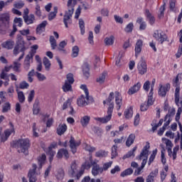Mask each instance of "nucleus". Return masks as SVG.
Returning a JSON list of instances; mask_svg holds the SVG:
<instances>
[{"label": "nucleus", "mask_w": 182, "mask_h": 182, "mask_svg": "<svg viewBox=\"0 0 182 182\" xmlns=\"http://www.w3.org/2000/svg\"><path fill=\"white\" fill-rule=\"evenodd\" d=\"M140 87H141V84L140 82H137L129 90L128 95H134V93H136V92L140 90Z\"/></svg>", "instance_id": "23"}, {"label": "nucleus", "mask_w": 182, "mask_h": 182, "mask_svg": "<svg viewBox=\"0 0 182 182\" xmlns=\"http://www.w3.org/2000/svg\"><path fill=\"white\" fill-rule=\"evenodd\" d=\"M96 157H106L107 152L103 150H100L95 153Z\"/></svg>", "instance_id": "58"}, {"label": "nucleus", "mask_w": 182, "mask_h": 182, "mask_svg": "<svg viewBox=\"0 0 182 182\" xmlns=\"http://www.w3.org/2000/svg\"><path fill=\"white\" fill-rule=\"evenodd\" d=\"M133 28H134V25H133V23H129L124 28V31L127 33H130L131 32H133Z\"/></svg>", "instance_id": "54"}, {"label": "nucleus", "mask_w": 182, "mask_h": 182, "mask_svg": "<svg viewBox=\"0 0 182 182\" xmlns=\"http://www.w3.org/2000/svg\"><path fill=\"white\" fill-rule=\"evenodd\" d=\"M90 70V68L89 67V64L87 63H85L82 65V72L84 76L87 77V79L90 76V73H89Z\"/></svg>", "instance_id": "29"}, {"label": "nucleus", "mask_w": 182, "mask_h": 182, "mask_svg": "<svg viewBox=\"0 0 182 182\" xmlns=\"http://www.w3.org/2000/svg\"><path fill=\"white\" fill-rule=\"evenodd\" d=\"M164 11H166V4L161 6L159 9V18H163V16H164Z\"/></svg>", "instance_id": "60"}, {"label": "nucleus", "mask_w": 182, "mask_h": 182, "mask_svg": "<svg viewBox=\"0 0 182 182\" xmlns=\"http://www.w3.org/2000/svg\"><path fill=\"white\" fill-rule=\"evenodd\" d=\"M10 128L4 131V134H2V128H0V140L1 141H6L8 137L11 135L12 133H15V128L14 127V124L9 122Z\"/></svg>", "instance_id": "8"}, {"label": "nucleus", "mask_w": 182, "mask_h": 182, "mask_svg": "<svg viewBox=\"0 0 182 182\" xmlns=\"http://www.w3.org/2000/svg\"><path fill=\"white\" fill-rule=\"evenodd\" d=\"M9 110H11V103L7 102L2 106V113H8Z\"/></svg>", "instance_id": "42"}, {"label": "nucleus", "mask_w": 182, "mask_h": 182, "mask_svg": "<svg viewBox=\"0 0 182 182\" xmlns=\"http://www.w3.org/2000/svg\"><path fill=\"white\" fill-rule=\"evenodd\" d=\"M117 156V146L116 145H114L112 147V157L111 159H114Z\"/></svg>", "instance_id": "61"}, {"label": "nucleus", "mask_w": 182, "mask_h": 182, "mask_svg": "<svg viewBox=\"0 0 182 182\" xmlns=\"http://www.w3.org/2000/svg\"><path fill=\"white\" fill-rule=\"evenodd\" d=\"M46 25H48L47 21H43L41 23H40L36 28L37 33H42L45 32V28H46Z\"/></svg>", "instance_id": "25"}, {"label": "nucleus", "mask_w": 182, "mask_h": 182, "mask_svg": "<svg viewBox=\"0 0 182 182\" xmlns=\"http://www.w3.org/2000/svg\"><path fill=\"white\" fill-rule=\"evenodd\" d=\"M105 80H106V73H103L97 78V83H100V85L105 83Z\"/></svg>", "instance_id": "48"}, {"label": "nucleus", "mask_w": 182, "mask_h": 182, "mask_svg": "<svg viewBox=\"0 0 182 182\" xmlns=\"http://www.w3.org/2000/svg\"><path fill=\"white\" fill-rule=\"evenodd\" d=\"M28 82L30 83H32L33 82V76H35V70L32 69L28 73Z\"/></svg>", "instance_id": "52"}, {"label": "nucleus", "mask_w": 182, "mask_h": 182, "mask_svg": "<svg viewBox=\"0 0 182 182\" xmlns=\"http://www.w3.org/2000/svg\"><path fill=\"white\" fill-rule=\"evenodd\" d=\"M136 139V135H134V134H131L126 141V146L127 147H130L133 143H134V139Z\"/></svg>", "instance_id": "31"}, {"label": "nucleus", "mask_w": 182, "mask_h": 182, "mask_svg": "<svg viewBox=\"0 0 182 182\" xmlns=\"http://www.w3.org/2000/svg\"><path fill=\"white\" fill-rule=\"evenodd\" d=\"M149 149H150L149 145H146L145 146H144L139 156L136 157L137 160H143L141 166V168H144L146 164H147V159H149Z\"/></svg>", "instance_id": "6"}, {"label": "nucleus", "mask_w": 182, "mask_h": 182, "mask_svg": "<svg viewBox=\"0 0 182 182\" xmlns=\"http://www.w3.org/2000/svg\"><path fill=\"white\" fill-rule=\"evenodd\" d=\"M9 26V14H0V31H4Z\"/></svg>", "instance_id": "11"}, {"label": "nucleus", "mask_w": 182, "mask_h": 182, "mask_svg": "<svg viewBox=\"0 0 182 182\" xmlns=\"http://www.w3.org/2000/svg\"><path fill=\"white\" fill-rule=\"evenodd\" d=\"M17 95H18V102L20 103H25V95L23 94V92L22 91L17 92Z\"/></svg>", "instance_id": "45"}, {"label": "nucleus", "mask_w": 182, "mask_h": 182, "mask_svg": "<svg viewBox=\"0 0 182 182\" xmlns=\"http://www.w3.org/2000/svg\"><path fill=\"white\" fill-rule=\"evenodd\" d=\"M68 130V126L66 124H60L57 128V134L58 136H62V134H65V132Z\"/></svg>", "instance_id": "27"}, {"label": "nucleus", "mask_w": 182, "mask_h": 182, "mask_svg": "<svg viewBox=\"0 0 182 182\" xmlns=\"http://www.w3.org/2000/svg\"><path fill=\"white\" fill-rule=\"evenodd\" d=\"M103 173V169L102 167H100V165L97 164H92V176H99V174H102Z\"/></svg>", "instance_id": "19"}, {"label": "nucleus", "mask_w": 182, "mask_h": 182, "mask_svg": "<svg viewBox=\"0 0 182 182\" xmlns=\"http://www.w3.org/2000/svg\"><path fill=\"white\" fill-rule=\"evenodd\" d=\"M49 41L51 45V48L53 50L56 49V48L58 47V44L56 43V40L55 39V37L53 36H50Z\"/></svg>", "instance_id": "38"}, {"label": "nucleus", "mask_w": 182, "mask_h": 182, "mask_svg": "<svg viewBox=\"0 0 182 182\" xmlns=\"http://www.w3.org/2000/svg\"><path fill=\"white\" fill-rule=\"evenodd\" d=\"M125 119H132L133 117V108L130 107L124 111Z\"/></svg>", "instance_id": "34"}, {"label": "nucleus", "mask_w": 182, "mask_h": 182, "mask_svg": "<svg viewBox=\"0 0 182 182\" xmlns=\"http://www.w3.org/2000/svg\"><path fill=\"white\" fill-rule=\"evenodd\" d=\"M113 109H114V104L112 102L109 105L107 115L104 117L95 118V120L100 122V123H107V122H110V119H112V113H113Z\"/></svg>", "instance_id": "7"}, {"label": "nucleus", "mask_w": 182, "mask_h": 182, "mask_svg": "<svg viewBox=\"0 0 182 182\" xmlns=\"http://www.w3.org/2000/svg\"><path fill=\"white\" fill-rule=\"evenodd\" d=\"M136 23H139V30L144 31L146 29L147 25L146 24V21L143 20V17H139L136 19Z\"/></svg>", "instance_id": "30"}, {"label": "nucleus", "mask_w": 182, "mask_h": 182, "mask_svg": "<svg viewBox=\"0 0 182 182\" xmlns=\"http://www.w3.org/2000/svg\"><path fill=\"white\" fill-rule=\"evenodd\" d=\"M45 160H46V155L43 154L38 158L39 168H42V166L45 164Z\"/></svg>", "instance_id": "49"}, {"label": "nucleus", "mask_w": 182, "mask_h": 182, "mask_svg": "<svg viewBox=\"0 0 182 182\" xmlns=\"http://www.w3.org/2000/svg\"><path fill=\"white\" fill-rule=\"evenodd\" d=\"M69 143L70 149L72 151V154H75V153H76V151H77V147H79L80 141H76V140H75V138L73 136H71Z\"/></svg>", "instance_id": "14"}, {"label": "nucleus", "mask_w": 182, "mask_h": 182, "mask_svg": "<svg viewBox=\"0 0 182 182\" xmlns=\"http://www.w3.org/2000/svg\"><path fill=\"white\" fill-rule=\"evenodd\" d=\"M145 16L146 17V19H149V22L150 25H154L156 22V18L151 14V13H150V10L149 9L145 10Z\"/></svg>", "instance_id": "22"}, {"label": "nucleus", "mask_w": 182, "mask_h": 182, "mask_svg": "<svg viewBox=\"0 0 182 182\" xmlns=\"http://www.w3.org/2000/svg\"><path fill=\"white\" fill-rule=\"evenodd\" d=\"M11 146L14 149H20L18 153H23L26 156L28 154V149L31 147V141L28 139H21L13 141Z\"/></svg>", "instance_id": "3"}, {"label": "nucleus", "mask_w": 182, "mask_h": 182, "mask_svg": "<svg viewBox=\"0 0 182 182\" xmlns=\"http://www.w3.org/2000/svg\"><path fill=\"white\" fill-rule=\"evenodd\" d=\"M48 154V156H49V161L50 163H52V161L53 160V157H55V155L56 154V152L55 151L52 150V148L49 147Z\"/></svg>", "instance_id": "44"}, {"label": "nucleus", "mask_w": 182, "mask_h": 182, "mask_svg": "<svg viewBox=\"0 0 182 182\" xmlns=\"http://www.w3.org/2000/svg\"><path fill=\"white\" fill-rule=\"evenodd\" d=\"M131 174H133V169L129 168L121 173V177H126L127 176H131Z\"/></svg>", "instance_id": "43"}, {"label": "nucleus", "mask_w": 182, "mask_h": 182, "mask_svg": "<svg viewBox=\"0 0 182 182\" xmlns=\"http://www.w3.org/2000/svg\"><path fill=\"white\" fill-rule=\"evenodd\" d=\"M35 15L38 18H41L42 16V11H41V6H39V4L38 3H36Z\"/></svg>", "instance_id": "39"}, {"label": "nucleus", "mask_w": 182, "mask_h": 182, "mask_svg": "<svg viewBox=\"0 0 182 182\" xmlns=\"http://www.w3.org/2000/svg\"><path fill=\"white\" fill-rule=\"evenodd\" d=\"M63 92H70L72 91V84L65 82V84L63 85Z\"/></svg>", "instance_id": "41"}, {"label": "nucleus", "mask_w": 182, "mask_h": 182, "mask_svg": "<svg viewBox=\"0 0 182 182\" xmlns=\"http://www.w3.org/2000/svg\"><path fill=\"white\" fill-rule=\"evenodd\" d=\"M180 102V87H176L175 90V103L178 105Z\"/></svg>", "instance_id": "37"}, {"label": "nucleus", "mask_w": 182, "mask_h": 182, "mask_svg": "<svg viewBox=\"0 0 182 182\" xmlns=\"http://www.w3.org/2000/svg\"><path fill=\"white\" fill-rule=\"evenodd\" d=\"M36 53V51L33 50L26 56L23 62V69L26 70V72H28V70L31 69V63H32V60H33V56H35Z\"/></svg>", "instance_id": "9"}, {"label": "nucleus", "mask_w": 182, "mask_h": 182, "mask_svg": "<svg viewBox=\"0 0 182 182\" xmlns=\"http://www.w3.org/2000/svg\"><path fill=\"white\" fill-rule=\"evenodd\" d=\"M80 0H68L67 11H65L63 17V23L65 28H69L68 25L72 23V16L75 12V6L77 5V2Z\"/></svg>", "instance_id": "2"}, {"label": "nucleus", "mask_w": 182, "mask_h": 182, "mask_svg": "<svg viewBox=\"0 0 182 182\" xmlns=\"http://www.w3.org/2000/svg\"><path fill=\"white\" fill-rule=\"evenodd\" d=\"M105 43L107 46H110L114 43V37L111 36L110 37H107L105 39Z\"/></svg>", "instance_id": "36"}, {"label": "nucleus", "mask_w": 182, "mask_h": 182, "mask_svg": "<svg viewBox=\"0 0 182 182\" xmlns=\"http://www.w3.org/2000/svg\"><path fill=\"white\" fill-rule=\"evenodd\" d=\"M33 169H31L28 172L29 182H36V168L38 166L36 164H33L32 165Z\"/></svg>", "instance_id": "15"}, {"label": "nucleus", "mask_w": 182, "mask_h": 182, "mask_svg": "<svg viewBox=\"0 0 182 182\" xmlns=\"http://www.w3.org/2000/svg\"><path fill=\"white\" fill-rule=\"evenodd\" d=\"M90 167H92L90 162L85 161L82 165L81 170L77 173V165H76V162L73 161L71 164L70 168L68 170V176L69 177L75 178V180H79L85 173V170H89Z\"/></svg>", "instance_id": "1"}, {"label": "nucleus", "mask_w": 182, "mask_h": 182, "mask_svg": "<svg viewBox=\"0 0 182 182\" xmlns=\"http://www.w3.org/2000/svg\"><path fill=\"white\" fill-rule=\"evenodd\" d=\"M141 48H143V41L138 40L135 44V56L137 58L141 52Z\"/></svg>", "instance_id": "20"}, {"label": "nucleus", "mask_w": 182, "mask_h": 182, "mask_svg": "<svg viewBox=\"0 0 182 182\" xmlns=\"http://www.w3.org/2000/svg\"><path fill=\"white\" fill-rule=\"evenodd\" d=\"M78 55L79 47L77 46H75L74 47H73L71 56L72 58H77Z\"/></svg>", "instance_id": "40"}, {"label": "nucleus", "mask_w": 182, "mask_h": 182, "mask_svg": "<svg viewBox=\"0 0 182 182\" xmlns=\"http://www.w3.org/2000/svg\"><path fill=\"white\" fill-rule=\"evenodd\" d=\"M58 14V7H54V11H51L48 14V21H53L56 18Z\"/></svg>", "instance_id": "35"}, {"label": "nucleus", "mask_w": 182, "mask_h": 182, "mask_svg": "<svg viewBox=\"0 0 182 182\" xmlns=\"http://www.w3.org/2000/svg\"><path fill=\"white\" fill-rule=\"evenodd\" d=\"M43 63L45 66L46 70H47V71L50 70V66L52 64L50 63V60H49L48 58H46V57L43 58Z\"/></svg>", "instance_id": "33"}, {"label": "nucleus", "mask_w": 182, "mask_h": 182, "mask_svg": "<svg viewBox=\"0 0 182 182\" xmlns=\"http://www.w3.org/2000/svg\"><path fill=\"white\" fill-rule=\"evenodd\" d=\"M115 103L117 105V109L120 110L122 105H123V102L122 101V96L120 95V92H115Z\"/></svg>", "instance_id": "21"}, {"label": "nucleus", "mask_w": 182, "mask_h": 182, "mask_svg": "<svg viewBox=\"0 0 182 182\" xmlns=\"http://www.w3.org/2000/svg\"><path fill=\"white\" fill-rule=\"evenodd\" d=\"M113 164V161L107 162L103 164V166L102 167V171H107L110 167H112V165Z\"/></svg>", "instance_id": "56"}, {"label": "nucleus", "mask_w": 182, "mask_h": 182, "mask_svg": "<svg viewBox=\"0 0 182 182\" xmlns=\"http://www.w3.org/2000/svg\"><path fill=\"white\" fill-rule=\"evenodd\" d=\"M156 156H157V149H156L152 151V154L150 156V158L148 162L149 166H150V164H151V163L154 161V159H156Z\"/></svg>", "instance_id": "47"}, {"label": "nucleus", "mask_w": 182, "mask_h": 182, "mask_svg": "<svg viewBox=\"0 0 182 182\" xmlns=\"http://www.w3.org/2000/svg\"><path fill=\"white\" fill-rule=\"evenodd\" d=\"M15 46V42L12 40H9L6 42H4L1 44L2 48H4L5 49H14V46Z\"/></svg>", "instance_id": "24"}, {"label": "nucleus", "mask_w": 182, "mask_h": 182, "mask_svg": "<svg viewBox=\"0 0 182 182\" xmlns=\"http://www.w3.org/2000/svg\"><path fill=\"white\" fill-rule=\"evenodd\" d=\"M20 89H28L29 87V84L26 81H23L19 85Z\"/></svg>", "instance_id": "64"}, {"label": "nucleus", "mask_w": 182, "mask_h": 182, "mask_svg": "<svg viewBox=\"0 0 182 182\" xmlns=\"http://www.w3.org/2000/svg\"><path fill=\"white\" fill-rule=\"evenodd\" d=\"M92 132H94L95 134L98 136V137H102V134L103 133V130L97 127H93Z\"/></svg>", "instance_id": "46"}, {"label": "nucleus", "mask_w": 182, "mask_h": 182, "mask_svg": "<svg viewBox=\"0 0 182 182\" xmlns=\"http://www.w3.org/2000/svg\"><path fill=\"white\" fill-rule=\"evenodd\" d=\"M137 69L139 75H144L145 73H147V64H146V61L143 60V58H141L139 62Z\"/></svg>", "instance_id": "12"}, {"label": "nucleus", "mask_w": 182, "mask_h": 182, "mask_svg": "<svg viewBox=\"0 0 182 182\" xmlns=\"http://www.w3.org/2000/svg\"><path fill=\"white\" fill-rule=\"evenodd\" d=\"M165 144L166 147H168V154L169 157L172 156L173 160H176V159H177V151H178L180 146L178 145L176 146L172 151L171 147H173V143L171 140L167 139H165Z\"/></svg>", "instance_id": "5"}, {"label": "nucleus", "mask_w": 182, "mask_h": 182, "mask_svg": "<svg viewBox=\"0 0 182 182\" xmlns=\"http://www.w3.org/2000/svg\"><path fill=\"white\" fill-rule=\"evenodd\" d=\"M137 150V146H135L132 149V150L128 151V153L123 156V160H126V159H130V157H134V151Z\"/></svg>", "instance_id": "32"}, {"label": "nucleus", "mask_w": 182, "mask_h": 182, "mask_svg": "<svg viewBox=\"0 0 182 182\" xmlns=\"http://www.w3.org/2000/svg\"><path fill=\"white\" fill-rule=\"evenodd\" d=\"M19 49L21 52H25L26 50V47H25V41H23V37L21 35H17L16 45L14 49V54H19Z\"/></svg>", "instance_id": "4"}, {"label": "nucleus", "mask_w": 182, "mask_h": 182, "mask_svg": "<svg viewBox=\"0 0 182 182\" xmlns=\"http://www.w3.org/2000/svg\"><path fill=\"white\" fill-rule=\"evenodd\" d=\"M175 114H176V109L174 108H172L171 110L168 111V114H167L165 116L164 122H167V119H168V117H173V116H174Z\"/></svg>", "instance_id": "53"}, {"label": "nucleus", "mask_w": 182, "mask_h": 182, "mask_svg": "<svg viewBox=\"0 0 182 182\" xmlns=\"http://www.w3.org/2000/svg\"><path fill=\"white\" fill-rule=\"evenodd\" d=\"M79 26L80 28L81 35H85V21L83 19H79Z\"/></svg>", "instance_id": "50"}, {"label": "nucleus", "mask_w": 182, "mask_h": 182, "mask_svg": "<svg viewBox=\"0 0 182 182\" xmlns=\"http://www.w3.org/2000/svg\"><path fill=\"white\" fill-rule=\"evenodd\" d=\"M92 102V99L90 98V97L88 95V99L87 96L85 95H81V97L77 100V103L78 106H87V105H89V103H91Z\"/></svg>", "instance_id": "13"}, {"label": "nucleus", "mask_w": 182, "mask_h": 182, "mask_svg": "<svg viewBox=\"0 0 182 182\" xmlns=\"http://www.w3.org/2000/svg\"><path fill=\"white\" fill-rule=\"evenodd\" d=\"M56 157L57 159H63L64 157L65 160H68L70 157L69 151L68 149H60L58 150Z\"/></svg>", "instance_id": "17"}, {"label": "nucleus", "mask_w": 182, "mask_h": 182, "mask_svg": "<svg viewBox=\"0 0 182 182\" xmlns=\"http://www.w3.org/2000/svg\"><path fill=\"white\" fill-rule=\"evenodd\" d=\"M150 85H151V82H150L149 80L144 82L143 89L145 90V92H149V90H150Z\"/></svg>", "instance_id": "62"}, {"label": "nucleus", "mask_w": 182, "mask_h": 182, "mask_svg": "<svg viewBox=\"0 0 182 182\" xmlns=\"http://www.w3.org/2000/svg\"><path fill=\"white\" fill-rule=\"evenodd\" d=\"M65 82H67V83H70V85H73L75 82V79L73 78V74L69 73L67 75V80H65Z\"/></svg>", "instance_id": "51"}, {"label": "nucleus", "mask_w": 182, "mask_h": 182, "mask_svg": "<svg viewBox=\"0 0 182 182\" xmlns=\"http://www.w3.org/2000/svg\"><path fill=\"white\" fill-rule=\"evenodd\" d=\"M14 6L17 9H21L23 8V6H25V3H23V1H19L15 2V4H14Z\"/></svg>", "instance_id": "57"}, {"label": "nucleus", "mask_w": 182, "mask_h": 182, "mask_svg": "<svg viewBox=\"0 0 182 182\" xmlns=\"http://www.w3.org/2000/svg\"><path fill=\"white\" fill-rule=\"evenodd\" d=\"M80 123H81V126H82V127H87V124H89V123H90V117L85 115V116L81 117Z\"/></svg>", "instance_id": "28"}, {"label": "nucleus", "mask_w": 182, "mask_h": 182, "mask_svg": "<svg viewBox=\"0 0 182 182\" xmlns=\"http://www.w3.org/2000/svg\"><path fill=\"white\" fill-rule=\"evenodd\" d=\"M170 90V84H166V85H160L159 90L158 91V94L161 97H166V95H167V92Z\"/></svg>", "instance_id": "16"}, {"label": "nucleus", "mask_w": 182, "mask_h": 182, "mask_svg": "<svg viewBox=\"0 0 182 182\" xmlns=\"http://www.w3.org/2000/svg\"><path fill=\"white\" fill-rule=\"evenodd\" d=\"M33 97H35V90H32L30 92V93L28 94V102H29V103H31V102H32V100H33Z\"/></svg>", "instance_id": "63"}, {"label": "nucleus", "mask_w": 182, "mask_h": 182, "mask_svg": "<svg viewBox=\"0 0 182 182\" xmlns=\"http://www.w3.org/2000/svg\"><path fill=\"white\" fill-rule=\"evenodd\" d=\"M12 69V65L11 66H5L4 68L1 70L0 74L1 79L3 80H8L9 81V77L8 76V72H9Z\"/></svg>", "instance_id": "18"}, {"label": "nucleus", "mask_w": 182, "mask_h": 182, "mask_svg": "<svg viewBox=\"0 0 182 182\" xmlns=\"http://www.w3.org/2000/svg\"><path fill=\"white\" fill-rule=\"evenodd\" d=\"M154 38H155L158 42H160L161 45L168 39L167 34L161 30L156 31L154 33Z\"/></svg>", "instance_id": "10"}, {"label": "nucleus", "mask_w": 182, "mask_h": 182, "mask_svg": "<svg viewBox=\"0 0 182 182\" xmlns=\"http://www.w3.org/2000/svg\"><path fill=\"white\" fill-rule=\"evenodd\" d=\"M68 45V43H66L65 41H63L59 43V46L58 47V50H63V52H65V50H63L65 48V46H66Z\"/></svg>", "instance_id": "59"}, {"label": "nucleus", "mask_w": 182, "mask_h": 182, "mask_svg": "<svg viewBox=\"0 0 182 182\" xmlns=\"http://www.w3.org/2000/svg\"><path fill=\"white\" fill-rule=\"evenodd\" d=\"M14 66L13 67V69L14 72H18V73H21V63L18 61H16L14 63Z\"/></svg>", "instance_id": "55"}, {"label": "nucleus", "mask_w": 182, "mask_h": 182, "mask_svg": "<svg viewBox=\"0 0 182 182\" xmlns=\"http://www.w3.org/2000/svg\"><path fill=\"white\" fill-rule=\"evenodd\" d=\"M24 22L26 23V25H31V23H33L35 22V15L34 14H30L28 16H23Z\"/></svg>", "instance_id": "26"}]
</instances>
